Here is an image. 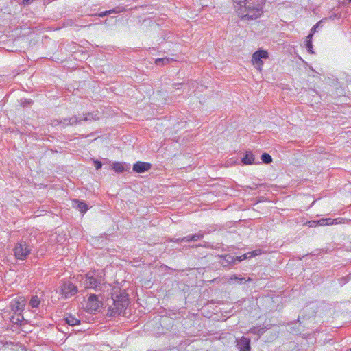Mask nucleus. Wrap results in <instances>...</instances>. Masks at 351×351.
<instances>
[{
  "label": "nucleus",
  "mask_w": 351,
  "mask_h": 351,
  "mask_svg": "<svg viewBox=\"0 0 351 351\" xmlns=\"http://www.w3.org/2000/svg\"><path fill=\"white\" fill-rule=\"evenodd\" d=\"M25 306V299L23 297H17L10 302L11 310L15 313H21Z\"/></svg>",
  "instance_id": "8"
},
{
  "label": "nucleus",
  "mask_w": 351,
  "mask_h": 351,
  "mask_svg": "<svg viewBox=\"0 0 351 351\" xmlns=\"http://www.w3.org/2000/svg\"><path fill=\"white\" fill-rule=\"evenodd\" d=\"M125 165L124 163L115 162L112 165V169L117 173H122L125 171H128L130 167L128 166H126V168L125 167Z\"/></svg>",
  "instance_id": "15"
},
{
  "label": "nucleus",
  "mask_w": 351,
  "mask_h": 351,
  "mask_svg": "<svg viewBox=\"0 0 351 351\" xmlns=\"http://www.w3.org/2000/svg\"><path fill=\"white\" fill-rule=\"evenodd\" d=\"M66 121H68L67 123H64V125H73L78 123H80L82 121L81 118H77V117H73L69 118V119H66Z\"/></svg>",
  "instance_id": "19"
},
{
  "label": "nucleus",
  "mask_w": 351,
  "mask_h": 351,
  "mask_svg": "<svg viewBox=\"0 0 351 351\" xmlns=\"http://www.w3.org/2000/svg\"><path fill=\"white\" fill-rule=\"evenodd\" d=\"M98 119H99V117H97L96 114L89 112L84 115V117L83 119H82V121H89V120L97 121Z\"/></svg>",
  "instance_id": "21"
},
{
  "label": "nucleus",
  "mask_w": 351,
  "mask_h": 351,
  "mask_svg": "<svg viewBox=\"0 0 351 351\" xmlns=\"http://www.w3.org/2000/svg\"><path fill=\"white\" fill-rule=\"evenodd\" d=\"M33 103V101L32 99H25L22 105L23 106H27V105H31Z\"/></svg>",
  "instance_id": "31"
},
{
  "label": "nucleus",
  "mask_w": 351,
  "mask_h": 351,
  "mask_svg": "<svg viewBox=\"0 0 351 351\" xmlns=\"http://www.w3.org/2000/svg\"><path fill=\"white\" fill-rule=\"evenodd\" d=\"M261 158L265 164H270L272 162L271 156L267 153H263L261 155Z\"/></svg>",
  "instance_id": "20"
},
{
  "label": "nucleus",
  "mask_w": 351,
  "mask_h": 351,
  "mask_svg": "<svg viewBox=\"0 0 351 351\" xmlns=\"http://www.w3.org/2000/svg\"><path fill=\"white\" fill-rule=\"evenodd\" d=\"M322 23V20L319 21L318 23H317L311 29V33L312 35L317 31V29L319 27L321 23Z\"/></svg>",
  "instance_id": "28"
},
{
  "label": "nucleus",
  "mask_w": 351,
  "mask_h": 351,
  "mask_svg": "<svg viewBox=\"0 0 351 351\" xmlns=\"http://www.w3.org/2000/svg\"><path fill=\"white\" fill-rule=\"evenodd\" d=\"M337 14H333V15H331V16H330V19H335V17H337Z\"/></svg>",
  "instance_id": "36"
},
{
  "label": "nucleus",
  "mask_w": 351,
  "mask_h": 351,
  "mask_svg": "<svg viewBox=\"0 0 351 351\" xmlns=\"http://www.w3.org/2000/svg\"><path fill=\"white\" fill-rule=\"evenodd\" d=\"M73 206L78 209L82 213H85L88 210L87 204L85 202L78 199H75L73 201Z\"/></svg>",
  "instance_id": "13"
},
{
  "label": "nucleus",
  "mask_w": 351,
  "mask_h": 351,
  "mask_svg": "<svg viewBox=\"0 0 351 351\" xmlns=\"http://www.w3.org/2000/svg\"><path fill=\"white\" fill-rule=\"evenodd\" d=\"M66 119H69L68 118L63 119L62 120L55 119L52 121L51 125L53 126H56L58 125H62V127H66V125H64V123H67L68 121H66Z\"/></svg>",
  "instance_id": "25"
},
{
  "label": "nucleus",
  "mask_w": 351,
  "mask_h": 351,
  "mask_svg": "<svg viewBox=\"0 0 351 351\" xmlns=\"http://www.w3.org/2000/svg\"><path fill=\"white\" fill-rule=\"evenodd\" d=\"M254 161V157L251 152H246L244 157L242 158L241 162L244 165H252Z\"/></svg>",
  "instance_id": "16"
},
{
  "label": "nucleus",
  "mask_w": 351,
  "mask_h": 351,
  "mask_svg": "<svg viewBox=\"0 0 351 351\" xmlns=\"http://www.w3.org/2000/svg\"><path fill=\"white\" fill-rule=\"evenodd\" d=\"M174 86H184V88H186V86H189V85H187V84H174Z\"/></svg>",
  "instance_id": "34"
},
{
  "label": "nucleus",
  "mask_w": 351,
  "mask_h": 351,
  "mask_svg": "<svg viewBox=\"0 0 351 351\" xmlns=\"http://www.w3.org/2000/svg\"><path fill=\"white\" fill-rule=\"evenodd\" d=\"M204 236V233L202 231H199L197 233L184 237L182 240H184L185 242L197 241L202 239Z\"/></svg>",
  "instance_id": "12"
},
{
  "label": "nucleus",
  "mask_w": 351,
  "mask_h": 351,
  "mask_svg": "<svg viewBox=\"0 0 351 351\" xmlns=\"http://www.w3.org/2000/svg\"><path fill=\"white\" fill-rule=\"evenodd\" d=\"M170 62V59L167 58H157L155 60V63L156 65L160 66V65H165L167 64H169Z\"/></svg>",
  "instance_id": "23"
},
{
  "label": "nucleus",
  "mask_w": 351,
  "mask_h": 351,
  "mask_svg": "<svg viewBox=\"0 0 351 351\" xmlns=\"http://www.w3.org/2000/svg\"><path fill=\"white\" fill-rule=\"evenodd\" d=\"M307 51H308V53H310L311 54L314 53V51H313V49H307Z\"/></svg>",
  "instance_id": "35"
},
{
  "label": "nucleus",
  "mask_w": 351,
  "mask_h": 351,
  "mask_svg": "<svg viewBox=\"0 0 351 351\" xmlns=\"http://www.w3.org/2000/svg\"><path fill=\"white\" fill-rule=\"evenodd\" d=\"M17 314V316L16 317H12L11 318V321L12 322V323L14 324H19V322H21L23 319V315L21 314V313H16Z\"/></svg>",
  "instance_id": "26"
},
{
  "label": "nucleus",
  "mask_w": 351,
  "mask_h": 351,
  "mask_svg": "<svg viewBox=\"0 0 351 351\" xmlns=\"http://www.w3.org/2000/svg\"><path fill=\"white\" fill-rule=\"evenodd\" d=\"M235 347L238 351H251V339L245 336L236 339Z\"/></svg>",
  "instance_id": "9"
},
{
  "label": "nucleus",
  "mask_w": 351,
  "mask_h": 351,
  "mask_svg": "<svg viewBox=\"0 0 351 351\" xmlns=\"http://www.w3.org/2000/svg\"><path fill=\"white\" fill-rule=\"evenodd\" d=\"M265 0H243L239 3L237 14L241 19L254 20L263 14Z\"/></svg>",
  "instance_id": "1"
},
{
  "label": "nucleus",
  "mask_w": 351,
  "mask_h": 351,
  "mask_svg": "<svg viewBox=\"0 0 351 351\" xmlns=\"http://www.w3.org/2000/svg\"><path fill=\"white\" fill-rule=\"evenodd\" d=\"M40 304V300L38 296H33L29 301V305L32 308H37Z\"/></svg>",
  "instance_id": "22"
},
{
  "label": "nucleus",
  "mask_w": 351,
  "mask_h": 351,
  "mask_svg": "<svg viewBox=\"0 0 351 351\" xmlns=\"http://www.w3.org/2000/svg\"><path fill=\"white\" fill-rule=\"evenodd\" d=\"M77 292V287L71 281L64 282L61 287L62 297L68 298L76 294Z\"/></svg>",
  "instance_id": "7"
},
{
  "label": "nucleus",
  "mask_w": 351,
  "mask_h": 351,
  "mask_svg": "<svg viewBox=\"0 0 351 351\" xmlns=\"http://www.w3.org/2000/svg\"><path fill=\"white\" fill-rule=\"evenodd\" d=\"M102 307V303L98 300V297L95 294H91L87 300L86 309L90 313L99 311Z\"/></svg>",
  "instance_id": "6"
},
{
  "label": "nucleus",
  "mask_w": 351,
  "mask_h": 351,
  "mask_svg": "<svg viewBox=\"0 0 351 351\" xmlns=\"http://www.w3.org/2000/svg\"><path fill=\"white\" fill-rule=\"evenodd\" d=\"M152 167V165L149 162L138 161L134 164L133 171L136 173H142L148 171Z\"/></svg>",
  "instance_id": "11"
},
{
  "label": "nucleus",
  "mask_w": 351,
  "mask_h": 351,
  "mask_svg": "<svg viewBox=\"0 0 351 351\" xmlns=\"http://www.w3.org/2000/svg\"><path fill=\"white\" fill-rule=\"evenodd\" d=\"M350 351H351V350H350Z\"/></svg>",
  "instance_id": "39"
},
{
  "label": "nucleus",
  "mask_w": 351,
  "mask_h": 351,
  "mask_svg": "<svg viewBox=\"0 0 351 351\" xmlns=\"http://www.w3.org/2000/svg\"><path fill=\"white\" fill-rule=\"evenodd\" d=\"M191 86H192L193 87H194V86L195 85V82H191Z\"/></svg>",
  "instance_id": "37"
},
{
  "label": "nucleus",
  "mask_w": 351,
  "mask_h": 351,
  "mask_svg": "<svg viewBox=\"0 0 351 351\" xmlns=\"http://www.w3.org/2000/svg\"><path fill=\"white\" fill-rule=\"evenodd\" d=\"M107 302L108 306L107 315L109 317L122 315L130 303L128 295L125 291L121 290L114 291L111 298L108 299Z\"/></svg>",
  "instance_id": "2"
},
{
  "label": "nucleus",
  "mask_w": 351,
  "mask_h": 351,
  "mask_svg": "<svg viewBox=\"0 0 351 351\" xmlns=\"http://www.w3.org/2000/svg\"><path fill=\"white\" fill-rule=\"evenodd\" d=\"M64 320H65V322L68 325L71 326H77L80 324V320L79 319L75 317L72 315H68L64 318Z\"/></svg>",
  "instance_id": "17"
},
{
  "label": "nucleus",
  "mask_w": 351,
  "mask_h": 351,
  "mask_svg": "<svg viewBox=\"0 0 351 351\" xmlns=\"http://www.w3.org/2000/svg\"><path fill=\"white\" fill-rule=\"evenodd\" d=\"M182 239H183V237H182V238H178V239H176L174 241V242L178 243H181V242L184 241V240H182ZM171 241H173V240H171Z\"/></svg>",
  "instance_id": "32"
},
{
  "label": "nucleus",
  "mask_w": 351,
  "mask_h": 351,
  "mask_svg": "<svg viewBox=\"0 0 351 351\" xmlns=\"http://www.w3.org/2000/svg\"><path fill=\"white\" fill-rule=\"evenodd\" d=\"M122 11H123V10L121 8L118 7V8H116L112 9V10L101 12L99 14H98V16L99 17H104V16H106L108 14H110L111 13H120Z\"/></svg>",
  "instance_id": "18"
},
{
  "label": "nucleus",
  "mask_w": 351,
  "mask_h": 351,
  "mask_svg": "<svg viewBox=\"0 0 351 351\" xmlns=\"http://www.w3.org/2000/svg\"><path fill=\"white\" fill-rule=\"evenodd\" d=\"M260 250H254L252 252H250L248 253H246L243 255L234 257L230 254H226L223 256H221V261L220 264L222 265L223 267H227L229 266L234 265L237 263L241 262L245 259H247L248 258H251L252 256H255L256 255L260 254Z\"/></svg>",
  "instance_id": "3"
},
{
  "label": "nucleus",
  "mask_w": 351,
  "mask_h": 351,
  "mask_svg": "<svg viewBox=\"0 0 351 351\" xmlns=\"http://www.w3.org/2000/svg\"><path fill=\"white\" fill-rule=\"evenodd\" d=\"M337 219H332L330 218H322L318 221H312L310 223H316L319 226H328L333 223H337Z\"/></svg>",
  "instance_id": "14"
},
{
  "label": "nucleus",
  "mask_w": 351,
  "mask_h": 351,
  "mask_svg": "<svg viewBox=\"0 0 351 351\" xmlns=\"http://www.w3.org/2000/svg\"><path fill=\"white\" fill-rule=\"evenodd\" d=\"M350 2H351V0H349Z\"/></svg>",
  "instance_id": "38"
},
{
  "label": "nucleus",
  "mask_w": 351,
  "mask_h": 351,
  "mask_svg": "<svg viewBox=\"0 0 351 351\" xmlns=\"http://www.w3.org/2000/svg\"><path fill=\"white\" fill-rule=\"evenodd\" d=\"M93 163H94V165H95V167L96 169H99L101 168L102 167V163L101 161H99L97 160H93Z\"/></svg>",
  "instance_id": "29"
},
{
  "label": "nucleus",
  "mask_w": 351,
  "mask_h": 351,
  "mask_svg": "<svg viewBox=\"0 0 351 351\" xmlns=\"http://www.w3.org/2000/svg\"><path fill=\"white\" fill-rule=\"evenodd\" d=\"M34 0H23V3L24 4H29L31 3Z\"/></svg>",
  "instance_id": "33"
},
{
  "label": "nucleus",
  "mask_w": 351,
  "mask_h": 351,
  "mask_svg": "<svg viewBox=\"0 0 351 351\" xmlns=\"http://www.w3.org/2000/svg\"><path fill=\"white\" fill-rule=\"evenodd\" d=\"M86 289H97L101 285V276L94 272H88L86 275L85 281Z\"/></svg>",
  "instance_id": "5"
},
{
  "label": "nucleus",
  "mask_w": 351,
  "mask_h": 351,
  "mask_svg": "<svg viewBox=\"0 0 351 351\" xmlns=\"http://www.w3.org/2000/svg\"><path fill=\"white\" fill-rule=\"evenodd\" d=\"M269 328L270 327L265 326L263 328L252 329V330H253V332L256 333L260 337L263 335L267 329Z\"/></svg>",
  "instance_id": "24"
},
{
  "label": "nucleus",
  "mask_w": 351,
  "mask_h": 351,
  "mask_svg": "<svg viewBox=\"0 0 351 351\" xmlns=\"http://www.w3.org/2000/svg\"><path fill=\"white\" fill-rule=\"evenodd\" d=\"M312 37H313L312 34H309V35L306 37V49H313Z\"/></svg>",
  "instance_id": "27"
},
{
  "label": "nucleus",
  "mask_w": 351,
  "mask_h": 351,
  "mask_svg": "<svg viewBox=\"0 0 351 351\" xmlns=\"http://www.w3.org/2000/svg\"><path fill=\"white\" fill-rule=\"evenodd\" d=\"M269 57V53L267 51L265 50H258L254 53L252 55V62L254 64L258 66L259 67L262 66L263 64V62L262 58L267 59Z\"/></svg>",
  "instance_id": "10"
},
{
  "label": "nucleus",
  "mask_w": 351,
  "mask_h": 351,
  "mask_svg": "<svg viewBox=\"0 0 351 351\" xmlns=\"http://www.w3.org/2000/svg\"><path fill=\"white\" fill-rule=\"evenodd\" d=\"M32 250V246L24 241L16 243L12 250L16 259L21 261L26 260Z\"/></svg>",
  "instance_id": "4"
},
{
  "label": "nucleus",
  "mask_w": 351,
  "mask_h": 351,
  "mask_svg": "<svg viewBox=\"0 0 351 351\" xmlns=\"http://www.w3.org/2000/svg\"><path fill=\"white\" fill-rule=\"evenodd\" d=\"M233 279L239 280L240 283H241L243 282V280H245V278H239L236 275H234V276H231L230 278V280H232Z\"/></svg>",
  "instance_id": "30"
}]
</instances>
